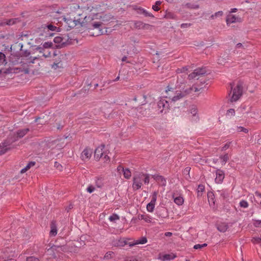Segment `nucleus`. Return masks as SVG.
Instances as JSON below:
<instances>
[{
	"mask_svg": "<svg viewBox=\"0 0 261 261\" xmlns=\"http://www.w3.org/2000/svg\"><path fill=\"white\" fill-rule=\"evenodd\" d=\"M70 11L65 17L64 20L67 25V30L73 28L78 24L88 23L94 19V15L86 16L82 13L80 6L73 4L70 6Z\"/></svg>",
	"mask_w": 261,
	"mask_h": 261,
	"instance_id": "1",
	"label": "nucleus"
},
{
	"mask_svg": "<svg viewBox=\"0 0 261 261\" xmlns=\"http://www.w3.org/2000/svg\"><path fill=\"white\" fill-rule=\"evenodd\" d=\"M145 184L149 182V175L143 173H139L135 174L133 177V188L134 190L140 189L142 186V182Z\"/></svg>",
	"mask_w": 261,
	"mask_h": 261,
	"instance_id": "2",
	"label": "nucleus"
},
{
	"mask_svg": "<svg viewBox=\"0 0 261 261\" xmlns=\"http://www.w3.org/2000/svg\"><path fill=\"white\" fill-rule=\"evenodd\" d=\"M203 91V87L199 86L198 84H194L192 87L183 88L182 90H179L181 94L182 98L189 94L198 96L199 93H201Z\"/></svg>",
	"mask_w": 261,
	"mask_h": 261,
	"instance_id": "3",
	"label": "nucleus"
},
{
	"mask_svg": "<svg viewBox=\"0 0 261 261\" xmlns=\"http://www.w3.org/2000/svg\"><path fill=\"white\" fill-rule=\"evenodd\" d=\"M231 87V89L232 92L231 91L229 94V96H230V101L233 102L237 101L242 96L243 92V86L240 83H238L236 87L232 88L233 85L232 84H230Z\"/></svg>",
	"mask_w": 261,
	"mask_h": 261,
	"instance_id": "4",
	"label": "nucleus"
},
{
	"mask_svg": "<svg viewBox=\"0 0 261 261\" xmlns=\"http://www.w3.org/2000/svg\"><path fill=\"white\" fill-rule=\"evenodd\" d=\"M166 93L167 95L165 97L171 100L172 102H175L182 98L181 94L179 90H175L174 88L168 87L167 89L166 90Z\"/></svg>",
	"mask_w": 261,
	"mask_h": 261,
	"instance_id": "5",
	"label": "nucleus"
},
{
	"mask_svg": "<svg viewBox=\"0 0 261 261\" xmlns=\"http://www.w3.org/2000/svg\"><path fill=\"white\" fill-rule=\"evenodd\" d=\"M158 110L161 113H166L169 109L168 101L164 98H161L158 102Z\"/></svg>",
	"mask_w": 261,
	"mask_h": 261,
	"instance_id": "6",
	"label": "nucleus"
},
{
	"mask_svg": "<svg viewBox=\"0 0 261 261\" xmlns=\"http://www.w3.org/2000/svg\"><path fill=\"white\" fill-rule=\"evenodd\" d=\"M206 69L205 68H197L194 70L193 72L190 73L188 77L190 80L196 79H199L200 76H202L205 74Z\"/></svg>",
	"mask_w": 261,
	"mask_h": 261,
	"instance_id": "7",
	"label": "nucleus"
},
{
	"mask_svg": "<svg viewBox=\"0 0 261 261\" xmlns=\"http://www.w3.org/2000/svg\"><path fill=\"white\" fill-rule=\"evenodd\" d=\"M37 49L40 53H42V56L45 58L57 56L59 54V51L55 50L54 49H51V50L50 51L49 49H45L42 47H38Z\"/></svg>",
	"mask_w": 261,
	"mask_h": 261,
	"instance_id": "8",
	"label": "nucleus"
},
{
	"mask_svg": "<svg viewBox=\"0 0 261 261\" xmlns=\"http://www.w3.org/2000/svg\"><path fill=\"white\" fill-rule=\"evenodd\" d=\"M105 147V145L101 144L95 149L94 152V158L95 160L98 161L102 158L105 153L103 151Z\"/></svg>",
	"mask_w": 261,
	"mask_h": 261,
	"instance_id": "9",
	"label": "nucleus"
},
{
	"mask_svg": "<svg viewBox=\"0 0 261 261\" xmlns=\"http://www.w3.org/2000/svg\"><path fill=\"white\" fill-rule=\"evenodd\" d=\"M46 29V28L44 24L42 25L40 27L38 28V33H39V35L40 36H42L45 38H47L53 35L54 34L53 33L49 32L48 31H47Z\"/></svg>",
	"mask_w": 261,
	"mask_h": 261,
	"instance_id": "10",
	"label": "nucleus"
},
{
	"mask_svg": "<svg viewBox=\"0 0 261 261\" xmlns=\"http://www.w3.org/2000/svg\"><path fill=\"white\" fill-rule=\"evenodd\" d=\"M93 153L92 150L89 148L86 147L82 151L81 158L83 161L88 160L90 159Z\"/></svg>",
	"mask_w": 261,
	"mask_h": 261,
	"instance_id": "11",
	"label": "nucleus"
},
{
	"mask_svg": "<svg viewBox=\"0 0 261 261\" xmlns=\"http://www.w3.org/2000/svg\"><path fill=\"white\" fill-rule=\"evenodd\" d=\"M29 131L30 129L28 128L18 130L14 134L15 138L12 142L17 141L19 138L23 137Z\"/></svg>",
	"mask_w": 261,
	"mask_h": 261,
	"instance_id": "12",
	"label": "nucleus"
},
{
	"mask_svg": "<svg viewBox=\"0 0 261 261\" xmlns=\"http://www.w3.org/2000/svg\"><path fill=\"white\" fill-rule=\"evenodd\" d=\"M216 177L215 179L216 183L218 184H221L225 177L224 172L221 169H217L216 171Z\"/></svg>",
	"mask_w": 261,
	"mask_h": 261,
	"instance_id": "13",
	"label": "nucleus"
},
{
	"mask_svg": "<svg viewBox=\"0 0 261 261\" xmlns=\"http://www.w3.org/2000/svg\"><path fill=\"white\" fill-rule=\"evenodd\" d=\"M11 142L5 141L0 144V155L5 153L10 148Z\"/></svg>",
	"mask_w": 261,
	"mask_h": 261,
	"instance_id": "14",
	"label": "nucleus"
},
{
	"mask_svg": "<svg viewBox=\"0 0 261 261\" xmlns=\"http://www.w3.org/2000/svg\"><path fill=\"white\" fill-rule=\"evenodd\" d=\"M152 178L161 186H166V179L164 178V176L158 175L154 174L152 175Z\"/></svg>",
	"mask_w": 261,
	"mask_h": 261,
	"instance_id": "15",
	"label": "nucleus"
},
{
	"mask_svg": "<svg viewBox=\"0 0 261 261\" xmlns=\"http://www.w3.org/2000/svg\"><path fill=\"white\" fill-rule=\"evenodd\" d=\"M92 27H93V29H97L98 30V33L94 35V34L92 35L93 36H99L100 35H101L102 34V30L101 29V25L102 24V23L101 22H93L91 23Z\"/></svg>",
	"mask_w": 261,
	"mask_h": 261,
	"instance_id": "16",
	"label": "nucleus"
},
{
	"mask_svg": "<svg viewBox=\"0 0 261 261\" xmlns=\"http://www.w3.org/2000/svg\"><path fill=\"white\" fill-rule=\"evenodd\" d=\"M95 184L97 188H101L105 184V178L101 176L96 177Z\"/></svg>",
	"mask_w": 261,
	"mask_h": 261,
	"instance_id": "17",
	"label": "nucleus"
},
{
	"mask_svg": "<svg viewBox=\"0 0 261 261\" xmlns=\"http://www.w3.org/2000/svg\"><path fill=\"white\" fill-rule=\"evenodd\" d=\"M50 235L52 236H55L57 234V227L56 222L55 221H52L50 223Z\"/></svg>",
	"mask_w": 261,
	"mask_h": 261,
	"instance_id": "18",
	"label": "nucleus"
},
{
	"mask_svg": "<svg viewBox=\"0 0 261 261\" xmlns=\"http://www.w3.org/2000/svg\"><path fill=\"white\" fill-rule=\"evenodd\" d=\"M147 238L145 237H143L140 239L134 241V242L132 244H129V246H133L138 244H144L146 243H147Z\"/></svg>",
	"mask_w": 261,
	"mask_h": 261,
	"instance_id": "19",
	"label": "nucleus"
},
{
	"mask_svg": "<svg viewBox=\"0 0 261 261\" xmlns=\"http://www.w3.org/2000/svg\"><path fill=\"white\" fill-rule=\"evenodd\" d=\"M172 197L174 199V202L175 203H176L177 205L180 206L182 205L184 202V199L182 196H175V194L172 195Z\"/></svg>",
	"mask_w": 261,
	"mask_h": 261,
	"instance_id": "20",
	"label": "nucleus"
},
{
	"mask_svg": "<svg viewBox=\"0 0 261 261\" xmlns=\"http://www.w3.org/2000/svg\"><path fill=\"white\" fill-rule=\"evenodd\" d=\"M176 257V255L174 253L166 254L163 255L161 257V259L162 261L170 260L174 259Z\"/></svg>",
	"mask_w": 261,
	"mask_h": 261,
	"instance_id": "21",
	"label": "nucleus"
},
{
	"mask_svg": "<svg viewBox=\"0 0 261 261\" xmlns=\"http://www.w3.org/2000/svg\"><path fill=\"white\" fill-rule=\"evenodd\" d=\"M138 219L141 220H143L147 223H151L152 220V218L147 214L139 215Z\"/></svg>",
	"mask_w": 261,
	"mask_h": 261,
	"instance_id": "22",
	"label": "nucleus"
},
{
	"mask_svg": "<svg viewBox=\"0 0 261 261\" xmlns=\"http://www.w3.org/2000/svg\"><path fill=\"white\" fill-rule=\"evenodd\" d=\"M126 244V242L121 239L115 240L112 242V245L114 247H122Z\"/></svg>",
	"mask_w": 261,
	"mask_h": 261,
	"instance_id": "23",
	"label": "nucleus"
},
{
	"mask_svg": "<svg viewBox=\"0 0 261 261\" xmlns=\"http://www.w3.org/2000/svg\"><path fill=\"white\" fill-rule=\"evenodd\" d=\"M217 228L219 231L222 232H225L228 229V226L227 224L225 223H221L220 224H218Z\"/></svg>",
	"mask_w": 261,
	"mask_h": 261,
	"instance_id": "24",
	"label": "nucleus"
},
{
	"mask_svg": "<svg viewBox=\"0 0 261 261\" xmlns=\"http://www.w3.org/2000/svg\"><path fill=\"white\" fill-rule=\"evenodd\" d=\"M237 21V18L234 15H229L226 18V23L227 25Z\"/></svg>",
	"mask_w": 261,
	"mask_h": 261,
	"instance_id": "25",
	"label": "nucleus"
},
{
	"mask_svg": "<svg viewBox=\"0 0 261 261\" xmlns=\"http://www.w3.org/2000/svg\"><path fill=\"white\" fill-rule=\"evenodd\" d=\"M35 164H36L35 162L31 161V162H29L24 168H23V169H22L21 170L20 173H25L27 171H28L29 169H30L31 167L35 166Z\"/></svg>",
	"mask_w": 261,
	"mask_h": 261,
	"instance_id": "26",
	"label": "nucleus"
},
{
	"mask_svg": "<svg viewBox=\"0 0 261 261\" xmlns=\"http://www.w3.org/2000/svg\"><path fill=\"white\" fill-rule=\"evenodd\" d=\"M62 66V64L61 63V60L60 58H58V60H55L54 63L52 64V68L56 69L57 68H60Z\"/></svg>",
	"mask_w": 261,
	"mask_h": 261,
	"instance_id": "27",
	"label": "nucleus"
},
{
	"mask_svg": "<svg viewBox=\"0 0 261 261\" xmlns=\"http://www.w3.org/2000/svg\"><path fill=\"white\" fill-rule=\"evenodd\" d=\"M205 190V187L203 185H199L198 186L197 189V196H201L202 195L203 192Z\"/></svg>",
	"mask_w": 261,
	"mask_h": 261,
	"instance_id": "28",
	"label": "nucleus"
},
{
	"mask_svg": "<svg viewBox=\"0 0 261 261\" xmlns=\"http://www.w3.org/2000/svg\"><path fill=\"white\" fill-rule=\"evenodd\" d=\"M184 7L190 9H196L199 8L198 5L191 4L190 3H187L183 5Z\"/></svg>",
	"mask_w": 261,
	"mask_h": 261,
	"instance_id": "29",
	"label": "nucleus"
},
{
	"mask_svg": "<svg viewBox=\"0 0 261 261\" xmlns=\"http://www.w3.org/2000/svg\"><path fill=\"white\" fill-rule=\"evenodd\" d=\"M45 27L46 28V30L47 31H48L49 32H53V31H56L58 29L57 27L56 26L51 24H44Z\"/></svg>",
	"mask_w": 261,
	"mask_h": 261,
	"instance_id": "30",
	"label": "nucleus"
},
{
	"mask_svg": "<svg viewBox=\"0 0 261 261\" xmlns=\"http://www.w3.org/2000/svg\"><path fill=\"white\" fill-rule=\"evenodd\" d=\"M124 177L126 179H129L132 176V173L128 168H125L123 171Z\"/></svg>",
	"mask_w": 261,
	"mask_h": 261,
	"instance_id": "31",
	"label": "nucleus"
},
{
	"mask_svg": "<svg viewBox=\"0 0 261 261\" xmlns=\"http://www.w3.org/2000/svg\"><path fill=\"white\" fill-rule=\"evenodd\" d=\"M220 159L221 160L222 164L225 165L229 160V156L228 153H225L224 155H220Z\"/></svg>",
	"mask_w": 261,
	"mask_h": 261,
	"instance_id": "32",
	"label": "nucleus"
},
{
	"mask_svg": "<svg viewBox=\"0 0 261 261\" xmlns=\"http://www.w3.org/2000/svg\"><path fill=\"white\" fill-rule=\"evenodd\" d=\"M165 213L166 210L164 208H162L157 211L156 214L159 218H164L166 215Z\"/></svg>",
	"mask_w": 261,
	"mask_h": 261,
	"instance_id": "33",
	"label": "nucleus"
},
{
	"mask_svg": "<svg viewBox=\"0 0 261 261\" xmlns=\"http://www.w3.org/2000/svg\"><path fill=\"white\" fill-rule=\"evenodd\" d=\"M7 63L5 55L0 52V66L5 65Z\"/></svg>",
	"mask_w": 261,
	"mask_h": 261,
	"instance_id": "34",
	"label": "nucleus"
},
{
	"mask_svg": "<svg viewBox=\"0 0 261 261\" xmlns=\"http://www.w3.org/2000/svg\"><path fill=\"white\" fill-rule=\"evenodd\" d=\"M144 25L141 21H136L134 22V27L136 29H142L144 27Z\"/></svg>",
	"mask_w": 261,
	"mask_h": 261,
	"instance_id": "35",
	"label": "nucleus"
},
{
	"mask_svg": "<svg viewBox=\"0 0 261 261\" xmlns=\"http://www.w3.org/2000/svg\"><path fill=\"white\" fill-rule=\"evenodd\" d=\"M214 197L215 196L212 192H209L207 193V198L210 203L215 204Z\"/></svg>",
	"mask_w": 261,
	"mask_h": 261,
	"instance_id": "36",
	"label": "nucleus"
},
{
	"mask_svg": "<svg viewBox=\"0 0 261 261\" xmlns=\"http://www.w3.org/2000/svg\"><path fill=\"white\" fill-rule=\"evenodd\" d=\"M155 204L151 202L148 203L146 206L147 211L151 213L153 212L154 209Z\"/></svg>",
	"mask_w": 261,
	"mask_h": 261,
	"instance_id": "37",
	"label": "nucleus"
},
{
	"mask_svg": "<svg viewBox=\"0 0 261 261\" xmlns=\"http://www.w3.org/2000/svg\"><path fill=\"white\" fill-rule=\"evenodd\" d=\"M119 216L116 214H113L109 218V220L111 222H115L116 220H119Z\"/></svg>",
	"mask_w": 261,
	"mask_h": 261,
	"instance_id": "38",
	"label": "nucleus"
},
{
	"mask_svg": "<svg viewBox=\"0 0 261 261\" xmlns=\"http://www.w3.org/2000/svg\"><path fill=\"white\" fill-rule=\"evenodd\" d=\"M236 130L238 133L243 132L246 134L248 133V129L246 128L243 127V126H237L236 127Z\"/></svg>",
	"mask_w": 261,
	"mask_h": 261,
	"instance_id": "39",
	"label": "nucleus"
},
{
	"mask_svg": "<svg viewBox=\"0 0 261 261\" xmlns=\"http://www.w3.org/2000/svg\"><path fill=\"white\" fill-rule=\"evenodd\" d=\"M114 255V253L113 251H108L107 252L105 256H104V259H109L112 258Z\"/></svg>",
	"mask_w": 261,
	"mask_h": 261,
	"instance_id": "40",
	"label": "nucleus"
},
{
	"mask_svg": "<svg viewBox=\"0 0 261 261\" xmlns=\"http://www.w3.org/2000/svg\"><path fill=\"white\" fill-rule=\"evenodd\" d=\"M157 195H158V192L156 191L152 193L151 196V201L150 202L155 204L156 199H157Z\"/></svg>",
	"mask_w": 261,
	"mask_h": 261,
	"instance_id": "41",
	"label": "nucleus"
},
{
	"mask_svg": "<svg viewBox=\"0 0 261 261\" xmlns=\"http://www.w3.org/2000/svg\"><path fill=\"white\" fill-rule=\"evenodd\" d=\"M223 14V12L222 11H220L218 12H216L215 14L212 15L211 16V18L213 19H215V18H217L218 17L222 16Z\"/></svg>",
	"mask_w": 261,
	"mask_h": 261,
	"instance_id": "42",
	"label": "nucleus"
},
{
	"mask_svg": "<svg viewBox=\"0 0 261 261\" xmlns=\"http://www.w3.org/2000/svg\"><path fill=\"white\" fill-rule=\"evenodd\" d=\"M231 144H232L231 141L227 142L223 146H222L221 147V150L222 151L226 150L227 149H228L230 147Z\"/></svg>",
	"mask_w": 261,
	"mask_h": 261,
	"instance_id": "43",
	"label": "nucleus"
},
{
	"mask_svg": "<svg viewBox=\"0 0 261 261\" xmlns=\"http://www.w3.org/2000/svg\"><path fill=\"white\" fill-rule=\"evenodd\" d=\"M54 42L56 43H61L64 44V42H63V39L59 36L56 37L54 39Z\"/></svg>",
	"mask_w": 261,
	"mask_h": 261,
	"instance_id": "44",
	"label": "nucleus"
},
{
	"mask_svg": "<svg viewBox=\"0 0 261 261\" xmlns=\"http://www.w3.org/2000/svg\"><path fill=\"white\" fill-rule=\"evenodd\" d=\"M248 203L247 201L242 200L240 202V206L242 207L247 208L248 207Z\"/></svg>",
	"mask_w": 261,
	"mask_h": 261,
	"instance_id": "45",
	"label": "nucleus"
},
{
	"mask_svg": "<svg viewBox=\"0 0 261 261\" xmlns=\"http://www.w3.org/2000/svg\"><path fill=\"white\" fill-rule=\"evenodd\" d=\"M53 46V43L49 42H46L43 44V47L45 49H49V48Z\"/></svg>",
	"mask_w": 261,
	"mask_h": 261,
	"instance_id": "46",
	"label": "nucleus"
},
{
	"mask_svg": "<svg viewBox=\"0 0 261 261\" xmlns=\"http://www.w3.org/2000/svg\"><path fill=\"white\" fill-rule=\"evenodd\" d=\"M217 192L219 193L220 196H221L223 199L226 198L227 196V192L225 190H218Z\"/></svg>",
	"mask_w": 261,
	"mask_h": 261,
	"instance_id": "47",
	"label": "nucleus"
},
{
	"mask_svg": "<svg viewBox=\"0 0 261 261\" xmlns=\"http://www.w3.org/2000/svg\"><path fill=\"white\" fill-rule=\"evenodd\" d=\"M15 23V20L14 19H9L7 20L6 22L1 23V25L7 24V25H11Z\"/></svg>",
	"mask_w": 261,
	"mask_h": 261,
	"instance_id": "48",
	"label": "nucleus"
},
{
	"mask_svg": "<svg viewBox=\"0 0 261 261\" xmlns=\"http://www.w3.org/2000/svg\"><path fill=\"white\" fill-rule=\"evenodd\" d=\"M95 187L92 185H89L87 188V191L89 193L93 192L95 190Z\"/></svg>",
	"mask_w": 261,
	"mask_h": 261,
	"instance_id": "49",
	"label": "nucleus"
},
{
	"mask_svg": "<svg viewBox=\"0 0 261 261\" xmlns=\"http://www.w3.org/2000/svg\"><path fill=\"white\" fill-rule=\"evenodd\" d=\"M191 113L193 115V116H195L197 113V109L196 107H193L190 110Z\"/></svg>",
	"mask_w": 261,
	"mask_h": 261,
	"instance_id": "50",
	"label": "nucleus"
},
{
	"mask_svg": "<svg viewBox=\"0 0 261 261\" xmlns=\"http://www.w3.org/2000/svg\"><path fill=\"white\" fill-rule=\"evenodd\" d=\"M188 68L187 67H184L181 68H178L176 70L177 73H182L187 71Z\"/></svg>",
	"mask_w": 261,
	"mask_h": 261,
	"instance_id": "51",
	"label": "nucleus"
},
{
	"mask_svg": "<svg viewBox=\"0 0 261 261\" xmlns=\"http://www.w3.org/2000/svg\"><path fill=\"white\" fill-rule=\"evenodd\" d=\"M27 261H40L39 259L34 256H30L27 258Z\"/></svg>",
	"mask_w": 261,
	"mask_h": 261,
	"instance_id": "52",
	"label": "nucleus"
},
{
	"mask_svg": "<svg viewBox=\"0 0 261 261\" xmlns=\"http://www.w3.org/2000/svg\"><path fill=\"white\" fill-rule=\"evenodd\" d=\"M191 25H192V24L190 23H184L181 24L180 28L182 29H184V28H186L188 27H190L191 26Z\"/></svg>",
	"mask_w": 261,
	"mask_h": 261,
	"instance_id": "53",
	"label": "nucleus"
},
{
	"mask_svg": "<svg viewBox=\"0 0 261 261\" xmlns=\"http://www.w3.org/2000/svg\"><path fill=\"white\" fill-rule=\"evenodd\" d=\"M235 111L234 109H230L228 110L227 112V114L228 115L233 116L234 115Z\"/></svg>",
	"mask_w": 261,
	"mask_h": 261,
	"instance_id": "54",
	"label": "nucleus"
},
{
	"mask_svg": "<svg viewBox=\"0 0 261 261\" xmlns=\"http://www.w3.org/2000/svg\"><path fill=\"white\" fill-rule=\"evenodd\" d=\"M101 159L103 160L105 162L109 161L110 160V158L107 154L105 153V152L104 153V155H103Z\"/></svg>",
	"mask_w": 261,
	"mask_h": 261,
	"instance_id": "55",
	"label": "nucleus"
},
{
	"mask_svg": "<svg viewBox=\"0 0 261 261\" xmlns=\"http://www.w3.org/2000/svg\"><path fill=\"white\" fill-rule=\"evenodd\" d=\"M253 224L255 227H261V220H255Z\"/></svg>",
	"mask_w": 261,
	"mask_h": 261,
	"instance_id": "56",
	"label": "nucleus"
},
{
	"mask_svg": "<svg viewBox=\"0 0 261 261\" xmlns=\"http://www.w3.org/2000/svg\"><path fill=\"white\" fill-rule=\"evenodd\" d=\"M261 240V239L259 238H253L251 241L253 243H258L259 242V241Z\"/></svg>",
	"mask_w": 261,
	"mask_h": 261,
	"instance_id": "57",
	"label": "nucleus"
},
{
	"mask_svg": "<svg viewBox=\"0 0 261 261\" xmlns=\"http://www.w3.org/2000/svg\"><path fill=\"white\" fill-rule=\"evenodd\" d=\"M136 10L137 11V13L140 14H143V10H144V9L142 8V7H139L137 9H136Z\"/></svg>",
	"mask_w": 261,
	"mask_h": 261,
	"instance_id": "58",
	"label": "nucleus"
},
{
	"mask_svg": "<svg viewBox=\"0 0 261 261\" xmlns=\"http://www.w3.org/2000/svg\"><path fill=\"white\" fill-rule=\"evenodd\" d=\"M152 8L155 11H158L160 10V8L158 7V6L155 5H153L152 7Z\"/></svg>",
	"mask_w": 261,
	"mask_h": 261,
	"instance_id": "59",
	"label": "nucleus"
},
{
	"mask_svg": "<svg viewBox=\"0 0 261 261\" xmlns=\"http://www.w3.org/2000/svg\"><path fill=\"white\" fill-rule=\"evenodd\" d=\"M125 169V168H124L121 165H119L117 167V170L118 171H122V172L124 171V170Z\"/></svg>",
	"mask_w": 261,
	"mask_h": 261,
	"instance_id": "60",
	"label": "nucleus"
},
{
	"mask_svg": "<svg viewBox=\"0 0 261 261\" xmlns=\"http://www.w3.org/2000/svg\"><path fill=\"white\" fill-rule=\"evenodd\" d=\"M194 248L195 249H201V248H202L201 245V244H196V245H194Z\"/></svg>",
	"mask_w": 261,
	"mask_h": 261,
	"instance_id": "61",
	"label": "nucleus"
},
{
	"mask_svg": "<svg viewBox=\"0 0 261 261\" xmlns=\"http://www.w3.org/2000/svg\"><path fill=\"white\" fill-rule=\"evenodd\" d=\"M146 17H151V18H153L154 17V16L152 14H151V13L148 12H147V15L145 16Z\"/></svg>",
	"mask_w": 261,
	"mask_h": 261,
	"instance_id": "62",
	"label": "nucleus"
},
{
	"mask_svg": "<svg viewBox=\"0 0 261 261\" xmlns=\"http://www.w3.org/2000/svg\"><path fill=\"white\" fill-rule=\"evenodd\" d=\"M255 196H257V197H259L261 198V193H260L258 191H256L255 192Z\"/></svg>",
	"mask_w": 261,
	"mask_h": 261,
	"instance_id": "63",
	"label": "nucleus"
},
{
	"mask_svg": "<svg viewBox=\"0 0 261 261\" xmlns=\"http://www.w3.org/2000/svg\"><path fill=\"white\" fill-rule=\"evenodd\" d=\"M125 261H137V260L135 258L132 257L126 259Z\"/></svg>",
	"mask_w": 261,
	"mask_h": 261,
	"instance_id": "64",
	"label": "nucleus"
}]
</instances>
